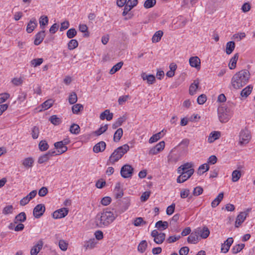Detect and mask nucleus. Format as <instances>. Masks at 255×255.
Wrapping results in <instances>:
<instances>
[{
	"label": "nucleus",
	"mask_w": 255,
	"mask_h": 255,
	"mask_svg": "<svg viewBox=\"0 0 255 255\" xmlns=\"http://www.w3.org/2000/svg\"><path fill=\"white\" fill-rule=\"evenodd\" d=\"M163 35V32L161 30L156 31L152 38V41L153 42H158L161 39L162 36Z\"/></svg>",
	"instance_id": "obj_43"
},
{
	"label": "nucleus",
	"mask_w": 255,
	"mask_h": 255,
	"mask_svg": "<svg viewBox=\"0 0 255 255\" xmlns=\"http://www.w3.org/2000/svg\"><path fill=\"white\" fill-rule=\"evenodd\" d=\"M59 247L62 251H65L67 249L68 243L63 240H60L59 242Z\"/></svg>",
	"instance_id": "obj_61"
},
{
	"label": "nucleus",
	"mask_w": 255,
	"mask_h": 255,
	"mask_svg": "<svg viewBox=\"0 0 255 255\" xmlns=\"http://www.w3.org/2000/svg\"><path fill=\"white\" fill-rule=\"evenodd\" d=\"M165 147V142L161 141L158 143L155 146L152 147L149 151V154L155 155L162 151Z\"/></svg>",
	"instance_id": "obj_14"
},
{
	"label": "nucleus",
	"mask_w": 255,
	"mask_h": 255,
	"mask_svg": "<svg viewBox=\"0 0 255 255\" xmlns=\"http://www.w3.org/2000/svg\"><path fill=\"white\" fill-rule=\"evenodd\" d=\"M123 65V62H120L116 64L115 65H114L112 69L110 71V73L111 74H113L115 73L116 72L119 71Z\"/></svg>",
	"instance_id": "obj_50"
},
{
	"label": "nucleus",
	"mask_w": 255,
	"mask_h": 255,
	"mask_svg": "<svg viewBox=\"0 0 255 255\" xmlns=\"http://www.w3.org/2000/svg\"><path fill=\"white\" fill-rule=\"evenodd\" d=\"M199 84V81L198 80H196L194 81V82L190 85L189 87V94L191 95H193L196 90L198 88V86Z\"/></svg>",
	"instance_id": "obj_30"
},
{
	"label": "nucleus",
	"mask_w": 255,
	"mask_h": 255,
	"mask_svg": "<svg viewBox=\"0 0 255 255\" xmlns=\"http://www.w3.org/2000/svg\"><path fill=\"white\" fill-rule=\"evenodd\" d=\"M251 138V136L248 130H242L241 131L240 133L239 143L242 145L247 144L249 142Z\"/></svg>",
	"instance_id": "obj_10"
},
{
	"label": "nucleus",
	"mask_w": 255,
	"mask_h": 255,
	"mask_svg": "<svg viewBox=\"0 0 255 255\" xmlns=\"http://www.w3.org/2000/svg\"><path fill=\"white\" fill-rule=\"evenodd\" d=\"M13 210L12 205L6 206L2 210V213L4 215L11 214Z\"/></svg>",
	"instance_id": "obj_58"
},
{
	"label": "nucleus",
	"mask_w": 255,
	"mask_h": 255,
	"mask_svg": "<svg viewBox=\"0 0 255 255\" xmlns=\"http://www.w3.org/2000/svg\"><path fill=\"white\" fill-rule=\"evenodd\" d=\"M133 168L129 164H125L121 169V175L124 178L131 177L133 174Z\"/></svg>",
	"instance_id": "obj_5"
},
{
	"label": "nucleus",
	"mask_w": 255,
	"mask_h": 255,
	"mask_svg": "<svg viewBox=\"0 0 255 255\" xmlns=\"http://www.w3.org/2000/svg\"><path fill=\"white\" fill-rule=\"evenodd\" d=\"M193 163L192 162H186L184 164L180 166L177 169L178 173H180V171H186L187 170L193 169Z\"/></svg>",
	"instance_id": "obj_23"
},
{
	"label": "nucleus",
	"mask_w": 255,
	"mask_h": 255,
	"mask_svg": "<svg viewBox=\"0 0 255 255\" xmlns=\"http://www.w3.org/2000/svg\"><path fill=\"white\" fill-rule=\"evenodd\" d=\"M106 144L104 141H101L97 143L93 147V151L95 153L102 152L105 150Z\"/></svg>",
	"instance_id": "obj_21"
},
{
	"label": "nucleus",
	"mask_w": 255,
	"mask_h": 255,
	"mask_svg": "<svg viewBox=\"0 0 255 255\" xmlns=\"http://www.w3.org/2000/svg\"><path fill=\"white\" fill-rule=\"evenodd\" d=\"M147 247V243L146 241H142L138 246L137 250L141 253H144Z\"/></svg>",
	"instance_id": "obj_41"
},
{
	"label": "nucleus",
	"mask_w": 255,
	"mask_h": 255,
	"mask_svg": "<svg viewBox=\"0 0 255 255\" xmlns=\"http://www.w3.org/2000/svg\"><path fill=\"white\" fill-rule=\"evenodd\" d=\"M37 26V22L35 18H32L27 24L26 31L28 33H31Z\"/></svg>",
	"instance_id": "obj_17"
},
{
	"label": "nucleus",
	"mask_w": 255,
	"mask_h": 255,
	"mask_svg": "<svg viewBox=\"0 0 255 255\" xmlns=\"http://www.w3.org/2000/svg\"><path fill=\"white\" fill-rule=\"evenodd\" d=\"M200 59L197 56L191 57L189 59V64L192 67H195L197 69H200Z\"/></svg>",
	"instance_id": "obj_19"
},
{
	"label": "nucleus",
	"mask_w": 255,
	"mask_h": 255,
	"mask_svg": "<svg viewBox=\"0 0 255 255\" xmlns=\"http://www.w3.org/2000/svg\"><path fill=\"white\" fill-rule=\"evenodd\" d=\"M54 146L55 148L58 149V153H56V155L62 154L66 152L68 149L67 147L63 145L61 141L55 142L54 143Z\"/></svg>",
	"instance_id": "obj_20"
},
{
	"label": "nucleus",
	"mask_w": 255,
	"mask_h": 255,
	"mask_svg": "<svg viewBox=\"0 0 255 255\" xmlns=\"http://www.w3.org/2000/svg\"><path fill=\"white\" fill-rule=\"evenodd\" d=\"M245 246V245L244 244L236 245L232 248V252L233 254H237L241 252L244 248Z\"/></svg>",
	"instance_id": "obj_47"
},
{
	"label": "nucleus",
	"mask_w": 255,
	"mask_h": 255,
	"mask_svg": "<svg viewBox=\"0 0 255 255\" xmlns=\"http://www.w3.org/2000/svg\"><path fill=\"white\" fill-rule=\"evenodd\" d=\"M83 110V106L80 104L74 105L72 107V111L73 114H78L79 113Z\"/></svg>",
	"instance_id": "obj_48"
},
{
	"label": "nucleus",
	"mask_w": 255,
	"mask_h": 255,
	"mask_svg": "<svg viewBox=\"0 0 255 255\" xmlns=\"http://www.w3.org/2000/svg\"><path fill=\"white\" fill-rule=\"evenodd\" d=\"M79 29L82 32H87V33H85L84 35L86 37L89 36V34L88 32V27L86 24H80L79 25Z\"/></svg>",
	"instance_id": "obj_60"
},
{
	"label": "nucleus",
	"mask_w": 255,
	"mask_h": 255,
	"mask_svg": "<svg viewBox=\"0 0 255 255\" xmlns=\"http://www.w3.org/2000/svg\"><path fill=\"white\" fill-rule=\"evenodd\" d=\"M70 131L71 133L78 134L80 131V128L79 125L73 124L70 127Z\"/></svg>",
	"instance_id": "obj_42"
},
{
	"label": "nucleus",
	"mask_w": 255,
	"mask_h": 255,
	"mask_svg": "<svg viewBox=\"0 0 255 255\" xmlns=\"http://www.w3.org/2000/svg\"><path fill=\"white\" fill-rule=\"evenodd\" d=\"M50 157L47 155V153H45L41 156H40L38 159V162L39 164L43 163L46 161H47L49 159Z\"/></svg>",
	"instance_id": "obj_59"
},
{
	"label": "nucleus",
	"mask_w": 255,
	"mask_h": 255,
	"mask_svg": "<svg viewBox=\"0 0 255 255\" xmlns=\"http://www.w3.org/2000/svg\"><path fill=\"white\" fill-rule=\"evenodd\" d=\"M118 215L117 212L115 214L108 209L104 210L96 216L95 224L98 228L107 227L115 220Z\"/></svg>",
	"instance_id": "obj_2"
},
{
	"label": "nucleus",
	"mask_w": 255,
	"mask_h": 255,
	"mask_svg": "<svg viewBox=\"0 0 255 255\" xmlns=\"http://www.w3.org/2000/svg\"><path fill=\"white\" fill-rule=\"evenodd\" d=\"M138 4V0H128L125 5L124 10L122 12L123 16H126L134 7Z\"/></svg>",
	"instance_id": "obj_9"
},
{
	"label": "nucleus",
	"mask_w": 255,
	"mask_h": 255,
	"mask_svg": "<svg viewBox=\"0 0 255 255\" xmlns=\"http://www.w3.org/2000/svg\"><path fill=\"white\" fill-rule=\"evenodd\" d=\"M123 206L121 211L118 213L121 214L126 211L130 205V199L128 198H124L122 200Z\"/></svg>",
	"instance_id": "obj_29"
},
{
	"label": "nucleus",
	"mask_w": 255,
	"mask_h": 255,
	"mask_svg": "<svg viewBox=\"0 0 255 255\" xmlns=\"http://www.w3.org/2000/svg\"><path fill=\"white\" fill-rule=\"evenodd\" d=\"M48 23V18L47 16L42 15L39 18V24L40 28L43 29L45 26Z\"/></svg>",
	"instance_id": "obj_40"
},
{
	"label": "nucleus",
	"mask_w": 255,
	"mask_h": 255,
	"mask_svg": "<svg viewBox=\"0 0 255 255\" xmlns=\"http://www.w3.org/2000/svg\"><path fill=\"white\" fill-rule=\"evenodd\" d=\"M45 211L44 205L40 204L36 205L33 211V214L35 218H39L43 215Z\"/></svg>",
	"instance_id": "obj_11"
},
{
	"label": "nucleus",
	"mask_w": 255,
	"mask_h": 255,
	"mask_svg": "<svg viewBox=\"0 0 255 255\" xmlns=\"http://www.w3.org/2000/svg\"><path fill=\"white\" fill-rule=\"evenodd\" d=\"M49 145L45 140H41L39 143V148L40 150L44 151L48 149Z\"/></svg>",
	"instance_id": "obj_54"
},
{
	"label": "nucleus",
	"mask_w": 255,
	"mask_h": 255,
	"mask_svg": "<svg viewBox=\"0 0 255 255\" xmlns=\"http://www.w3.org/2000/svg\"><path fill=\"white\" fill-rule=\"evenodd\" d=\"M34 160L31 157L25 158L22 160V164L26 168H29L32 166Z\"/></svg>",
	"instance_id": "obj_39"
},
{
	"label": "nucleus",
	"mask_w": 255,
	"mask_h": 255,
	"mask_svg": "<svg viewBox=\"0 0 255 255\" xmlns=\"http://www.w3.org/2000/svg\"><path fill=\"white\" fill-rule=\"evenodd\" d=\"M239 58V54L236 53L234 56L231 59L229 63V67L230 69H234L236 67L237 61Z\"/></svg>",
	"instance_id": "obj_28"
},
{
	"label": "nucleus",
	"mask_w": 255,
	"mask_h": 255,
	"mask_svg": "<svg viewBox=\"0 0 255 255\" xmlns=\"http://www.w3.org/2000/svg\"><path fill=\"white\" fill-rule=\"evenodd\" d=\"M26 219V216L24 212H21L16 215L14 218V223L17 224L18 222H23Z\"/></svg>",
	"instance_id": "obj_32"
},
{
	"label": "nucleus",
	"mask_w": 255,
	"mask_h": 255,
	"mask_svg": "<svg viewBox=\"0 0 255 255\" xmlns=\"http://www.w3.org/2000/svg\"><path fill=\"white\" fill-rule=\"evenodd\" d=\"M45 37V30H42L38 32L35 36L34 44L35 45H39L43 40Z\"/></svg>",
	"instance_id": "obj_16"
},
{
	"label": "nucleus",
	"mask_w": 255,
	"mask_h": 255,
	"mask_svg": "<svg viewBox=\"0 0 255 255\" xmlns=\"http://www.w3.org/2000/svg\"><path fill=\"white\" fill-rule=\"evenodd\" d=\"M78 46V42L76 39H71L68 43V48L70 50H73Z\"/></svg>",
	"instance_id": "obj_49"
},
{
	"label": "nucleus",
	"mask_w": 255,
	"mask_h": 255,
	"mask_svg": "<svg viewBox=\"0 0 255 255\" xmlns=\"http://www.w3.org/2000/svg\"><path fill=\"white\" fill-rule=\"evenodd\" d=\"M209 166L208 164L205 163L200 165L198 170V174L199 175L203 174L205 172L208 171Z\"/></svg>",
	"instance_id": "obj_45"
},
{
	"label": "nucleus",
	"mask_w": 255,
	"mask_h": 255,
	"mask_svg": "<svg viewBox=\"0 0 255 255\" xmlns=\"http://www.w3.org/2000/svg\"><path fill=\"white\" fill-rule=\"evenodd\" d=\"M189 144V139H183L177 146L171 149L168 155V161L176 163L181 160L187 153Z\"/></svg>",
	"instance_id": "obj_1"
},
{
	"label": "nucleus",
	"mask_w": 255,
	"mask_h": 255,
	"mask_svg": "<svg viewBox=\"0 0 255 255\" xmlns=\"http://www.w3.org/2000/svg\"><path fill=\"white\" fill-rule=\"evenodd\" d=\"M36 190H32L27 195L21 199L19 202L21 206H25L29 203V202L34 198L36 195Z\"/></svg>",
	"instance_id": "obj_12"
},
{
	"label": "nucleus",
	"mask_w": 255,
	"mask_h": 255,
	"mask_svg": "<svg viewBox=\"0 0 255 255\" xmlns=\"http://www.w3.org/2000/svg\"><path fill=\"white\" fill-rule=\"evenodd\" d=\"M251 211V209L249 208L247 209L245 211L241 212L240 213V214L237 216L236 221L235 222V226L236 228H239L242 225V224L246 220L247 216Z\"/></svg>",
	"instance_id": "obj_8"
},
{
	"label": "nucleus",
	"mask_w": 255,
	"mask_h": 255,
	"mask_svg": "<svg viewBox=\"0 0 255 255\" xmlns=\"http://www.w3.org/2000/svg\"><path fill=\"white\" fill-rule=\"evenodd\" d=\"M242 176L241 172L240 170H235L232 174V180L233 182L238 181Z\"/></svg>",
	"instance_id": "obj_37"
},
{
	"label": "nucleus",
	"mask_w": 255,
	"mask_h": 255,
	"mask_svg": "<svg viewBox=\"0 0 255 255\" xmlns=\"http://www.w3.org/2000/svg\"><path fill=\"white\" fill-rule=\"evenodd\" d=\"M165 238V234L163 233H160L159 235L154 238V242L157 244H161L164 241Z\"/></svg>",
	"instance_id": "obj_44"
},
{
	"label": "nucleus",
	"mask_w": 255,
	"mask_h": 255,
	"mask_svg": "<svg viewBox=\"0 0 255 255\" xmlns=\"http://www.w3.org/2000/svg\"><path fill=\"white\" fill-rule=\"evenodd\" d=\"M123 134V130L122 128H118L115 132L114 135V140L115 142H118L122 137Z\"/></svg>",
	"instance_id": "obj_38"
},
{
	"label": "nucleus",
	"mask_w": 255,
	"mask_h": 255,
	"mask_svg": "<svg viewBox=\"0 0 255 255\" xmlns=\"http://www.w3.org/2000/svg\"><path fill=\"white\" fill-rule=\"evenodd\" d=\"M198 238L197 232L195 231V233H192L187 238V242L189 243L196 244L198 242Z\"/></svg>",
	"instance_id": "obj_27"
},
{
	"label": "nucleus",
	"mask_w": 255,
	"mask_h": 255,
	"mask_svg": "<svg viewBox=\"0 0 255 255\" xmlns=\"http://www.w3.org/2000/svg\"><path fill=\"white\" fill-rule=\"evenodd\" d=\"M163 132V131L161 132H159L156 134H153L149 139V143H152L153 142H156L158 141L159 139H160L162 137L161 135V132Z\"/></svg>",
	"instance_id": "obj_46"
},
{
	"label": "nucleus",
	"mask_w": 255,
	"mask_h": 255,
	"mask_svg": "<svg viewBox=\"0 0 255 255\" xmlns=\"http://www.w3.org/2000/svg\"><path fill=\"white\" fill-rule=\"evenodd\" d=\"M53 101L52 99H49L45 101L42 105V108L44 110H47L52 106Z\"/></svg>",
	"instance_id": "obj_52"
},
{
	"label": "nucleus",
	"mask_w": 255,
	"mask_h": 255,
	"mask_svg": "<svg viewBox=\"0 0 255 255\" xmlns=\"http://www.w3.org/2000/svg\"><path fill=\"white\" fill-rule=\"evenodd\" d=\"M141 77L143 80H146L148 84H152L155 81V78L153 75H147L145 73H142Z\"/></svg>",
	"instance_id": "obj_22"
},
{
	"label": "nucleus",
	"mask_w": 255,
	"mask_h": 255,
	"mask_svg": "<svg viewBox=\"0 0 255 255\" xmlns=\"http://www.w3.org/2000/svg\"><path fill=\"white\" fill-rule=\"evenodd\" d=\"M49 121L52 124L55 126L59 125L61 123V119L56 115H53L50 117Z\"/></svg>",
	"instance_id": "obj_51"
},
{
	"label": "nucleus",
	"mask_w": 255,
	"mask_h": 255,
	"mask_svg": "<svg viewBox=\"0 0 255 255\" xmlns=\"http://www.w3.org/2000/svg\"><path fill=\"white\" fill-rule=\"evenodd\" d=\"M235 48V43L234 41H229L227 43L226 52L228 55L232 53Z\"/></svg>",
	"instance_id": "obj_33"
},
{
	"label": "nucleus",
	"mask_w": 255,
	"mask_h": 255,
	"mask_svg": "<svg viewBox=\"0 0 255 255\" xmlns=\"http://www.w3.org/2000/svg\"><path fill=\"white\" fill-rule=\"evenodd\" d=\"M69 210L67 208H62L54 211L52 214V217L54 219H60L65 217L67 215Z\"/></svg>",
	"instance_id": "obj_13"
},
{
	"label": "nucleus",
	"mask_w": 255,
	"mask_h": 255,
	"mask_svg": "<svg viewBox=\"0 0 255 255\" xmlns=\"http://www.w3.org/2000/svg\"><path fill=\"white\" fill-rule=\"evenodd\" d=\"M97 242L95 239H91L89 241H87L84 246V248L86 250H91L93 249L95 245H96Z\"/></svg>",
	"instance_id": "obj_31"
},
{
	"label": "nucleus",
	"mask_w": 255,
	"mask_h": 255,
	"mask_svg": "<svg viewBox=\"0 0 255 255\" xmlns=\"http://www.w3.org/2000/svg\"><path fill=\"white\" fill-rule=\"evenodd\" d=\"M224 197L223 193H220L218 196L212 202L211 206L213 208L217 206L221 202Z\"/></svg>",
	"instance_id": "obj_35"
},
{
	"label": "nucleus",
	"mask_w": 255,
	"mask_h": 255,
	"mask_svg": "<svg viewBox=\"0 0 255 255\" xmlns=\"http://www.w3.org/2000/svg\"><path fill=\"white\" fill-rule=\"evenodd\" d=\"M250 77V73L248 70H241L233 76L231 84L234 89H240L248 83Z\"/></svg>",
	"instance_id": "obj_3"
},
{
	"label": "nucleus",
	"mask_w": 255,
	"mask_h": 255,
	"mask_svg": "<svg viewBox=\"0 0 255 255\" xmlns=\"http://www.w3.org/2000/svg\"><path fill=\"white\" fill-rule=\"evenodd\" d=\"M168 226V223L166 221H159L155 224V227L158 230H163L167 228Z\"/></svg>",
	"instance_id": "obj_34"
},
{
	"label": "nucleus",
	"mask_w": 255,
	"mask_h": 255,
	"mask_svg": "<svg viewBox=\"0 0 255 255\" xmlns=\"http://www.w3.org/2000/svg\"><path fill=\"white\" fill-rule=\"evenodd\" d=\"M39 133V128L36 126L34 127L32 129V137L33 139L38 138Z\"/></svg>",
	"instance_id": "obj_62"
},
{
	"label": "nucleus",
	"mask_w": 255,
	"mask_h": 255,
	"mask_svg": "<svg viewBox=\"0 0 255 255\" xmlns=\"http://www.w3.org/2000/svg\"><path fill=\"white\" fill-rule=\"evenodd\" d=\"M194 169H190L186 171H180V175L177 178V182L183 183L189 179L194 173Z\"/></svg>",
	"instance_id": "obj_7"
},
{
	"label": "nucleus",
	"mask_w": 255,
	"mask_h": 255,
	"mask_svg": "<svg viewBox=\"0 0 255 255\" xmlns=\"http://www.w3.org/2000/svg\"><path fill=\"white\" fill-rule=\"evenodd\" d=\"M114 195L117 199L121 198L124 195L123 190L121 188L120 183H117L114 189Z\"/></svg>",
	"instance_id": "obj_24"
},
{
	"label": "nucleus",
	"mask_w": 255,
	"mask_h": 255,
	"mask_svg": "<svg viewBox=\"0 0 255 255\" xmlns=\"http://www.w3.org/2000/svg\"><path fill=\"white\" fill-rule=\"evenodd\" d=\"M253 87L251 85H249L245 88L242 90L241 93V96L242 97L247 98L252 92Z\"/></svg>",
	"instance_id": "obj_36"
},
{
	"label": "nucleus",
	"mask_w": 255,
	"mask_h": 255,
	"mask_svg": "<svg viewBox=\"0 0 255 255\" xmlns=\"http://www.w3.org/2000/svg\"><path fill=\"white\" fill-rule=\"evenodd\" d=\"M77 34V31L74 28H70L67 31L66 35L68 38L71 39L75 37Z\"/></svg>",
	"instance_id": "obj_57"
},
{
	"label": "nucleus",
	"mask_w": 255,
	"mask_h": 255,
	"mask_svg": "<svg viewBox=\"0 0 255 255\" xmlns=\"http://www.w3.org/2000/svg\"><path fill=\"white\" fill-rule=\"evenodd\" d=\"M221 136V133L220 131H214L210 133L208 138V141L209 143L213 142L215 140L219 139Z\"/></svg>",
	"instance_id": "obj_25"
},
{
	"label": "nucleus",
	"mask_w": 255,
	"mask_h": 255,
	"mask_svg": "<svg viewBox=\"0 0 255 255\" xmlns=\"http://www.w3.org/2000/svg\"><path fill=\"white\" fill-rule=\"evenodd\" d=\"M113 114L110 112V110H106L100 115V118L102 120L106 119L107 121H110L113 119Z\"/></svg>",
	"instance_id": "obj_26"
},
{
	"label": "nucleus",
	"mask_w": 255,
	"mask_h": 255,
	"mask_svg": "<svg viewBox=\"0 0 255 255\" xmlns=\"http://www.w3.org/2000/svg\"><path fill=\"white\" fill-rule=\"evenodd\" d=\"M108 128V125H105L103 127H100L98 129L96 130L94 132V133L97 136H99L101 135L102 133L105 132L107 129Z\"/></svg>",
	"instance_id": "obj_53"
},
{
	"label": "nucleus",
	"mask_w": 255,
	"mask_h": 255,
	"mask_svg": "<svg viewBox=\"0 0 255 255\" xmlns=\"http://www.w3.org/2000/svg\"><path fill=\"white\" fill-rule=\"evenodd\" d=\"M43 245V242L41 240L39 241L37 244L31 249L30 255H37L41 250Z\"/></svg>",
	"instance_id": "obj_18"
},
{
	"label": "nucleus",
	"mask_w": 255,
	"mask_h": 255,
	"mask_svg": "<svg viewBox=\"0 0 255 255\" xmlns=\"http://www.w3.org/2000/svg\"><path fill=\"white\" fill-rule=\"evenodd\" d=\"M68 101L70 104H74L77 101V96L75 92H72L69 95Z\"/></svg>",
	"instance_id": "obj_56"
},
{
	"label": "nucleus",
	"mask_w": 255,
	"mask_h": 255,
	"mask_svg": "<svg viewBox=\"0 0 255 255\" xmlns=\"http://www.w3.org/2000/svg\"><path fill=\"white\" fill-rule=\"evenodd\" d=\"M218 118L221 123H227L230 119L229 112L226 109L221 107L218 109Z\"/></svg>",
	"instance_id": "obj_6"
},
{
	"label": "nucleus",
	"mask_w": 255,
	"mask_h": 255,
	"mask_svg": "<svg viewBox=\"0 0 255 255\" xmlns=\"http://www.w3.org/2000/svg\"><path fill=\"white\" fill-rule=\"evenodd\" d=\"M156 0H146L143 6L146 8H149L154 6L156 4Z\"/></svg>",
	"instance_id": "obj_55"
},
{
	"label": "nucleus",
	"mask_w": 255,
	"mask_h": 255,
	"mask_svg": "<svg viewBox=\"0 0 255 255\" xmlns=\"http://www.w3.org/2000/svg\"><path fill=\"white\" fill-rule=\"evenodd\" d=\"M196 232L198 236H199L202 239H206L210 234V231L207 227L198 228Z\"/></svg>",
	"instance_id": "obj_15"
},
{
	"label": "nucleus",
	"mask_w": 255,
	"mask_h": 255,
	"mask_svg": "<svg viewBox=\"0 0 255 255\" xmlns=\"http://www.w3.org/2000/svg\"><path fill=\"white\" fill-rule=\"evenodd\" d=\"M129 149V146L125 144L116 149L109 157L108 162L114 164L119 161Z\"/></svg>",
	"instance_id": "obj_4"
},
{
	"label": "nucleus",
	"mask_w": 255,
	"mask_h": 255,
	"mask_svg": "<svg viewBox=\"0 0 255 255\" xmlns=\"http://www.w3.org/2000/svg\"><path fill=\"white\" fill-rule=\"evenodd\" d=\"M43 60L42 58L34 59L31 61V63L34 67H37L41 65L43 62Z\"/></svg>",
	"instance_id": "obj_64"
},
{
	"label": "nucleus",
	"mask_w": 255,
	"mask_h": 255,
	"mask_svg": "<svg viewBox=\"0 0 255 255\" xmlns=\"http://www.w3.org/2000/svg\"><path fill=\"white\" fill-rule=\"evenodd\" d=\"M111 198L109 196H106L102 199L101 203L104 206H107L111 203Z\"/></svg>",
	"instance_id": "obj_63"
}]
</instances>
